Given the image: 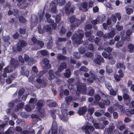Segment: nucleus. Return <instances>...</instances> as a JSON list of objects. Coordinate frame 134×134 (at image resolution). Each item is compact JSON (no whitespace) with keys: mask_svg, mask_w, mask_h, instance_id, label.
I'll use <instances>...</instances> for the list:
<instances>
[{"mask_svg":"<svg viewBox=\"0 0 134 134\" xmlns=\"http://www.w3.org/2000/svg\"><path fill=\"white\" fill-rule=\"evenodd\" d=\"M57 58L58 60H65L67 59V58L66 56L62 55L60 54H58Z\"/></svg>","mask_w":134,"mask_h":134,"instance_id":"f3484780","label":"nucleus"},{"mask_svg":"<svg viewBox=\"0 0 134 134\" xmlns=\"http://www.w3.org/2000/svg\"><path fill=\"white\" fill-rule=\"evenodd\" d=\"M37 23V22L36 20H35V21H31V27H34L36 25Z\"/></svg>","mask_w":134,"mask_h":134,"instance_id":"3c124183","label":"nucleus"},{"mask_svg":"<svg viewBox=\"0 0 134 134\" xmlns=\"http://www.w3.org/2000/svg\"><path fill=\"white\" fill-rule=\"evenodd\" d=\"M7 69H8L7 68H4V73L2 75L3 77H5L7 76V74L6 72L8 73H10L11 72L12 70L10 69L9 71H7Z\"/></svg>","mask_w":134,"mask_h":134,"instance_id":"bb28decb","label":"nucleus"},{"mask_svg":"<svg viewBox=\"0 0 134 134\" xmlns=\"http://www.w3.org/2000/svg\"><path fill=\"white\" fill-rule=\"evenodd\" d=\"M88 6V3L87 2H83L82 4V7L84 9V11L85 12H87L88 10L87 8Z\"/></svg>","mask_w":134,"mask_h":134,"instance_id":"4be33fe9","label":"nucleus"},{"mask_svg":"<svg viewBox=\"0 0 134 134\" xmlns=\"http://www.w3.org/2000/svg\"><path fill=\"white\" fill-rule=\"evenodd\" d=\"M43 30L44 32H50L51 30V25H48L44 26L43 27Z\"/></svg>","mask_w":134,"mask_h":134,"instance_id":"9d476101","label":"nucleus"},{"mask_svg":"<svg viewBox=\"0 0 134 134\" xmlns=\"http://www.w3.org/2000/svg\"><path fill=\"white\" fill-rule=\"evenodd\" d=\"M124 44V43L123 41H119L116 44V46L118 47H122Z\"/></svg>","mask_w":134,"mask_h":134,"instance_id":"4c0bfd02","label":"nucleus"},{"mask_svg":"<svg viewBox=\"0 0 134 134\" xmlns=\"http://www.w3.org/2000/svg\"><path fill=\"white\" fill-rule=\"evenodd\" d=\"M115 127L113 123H110L109 125V127L108 128H105V130H107L108 133H111L114 129Z\"/></svg>","mask_w":134,"mask_h":134,"instance_id":"1a4fd4ad","label":"nucleus"},{"mask_svg":"<svg viewBox=\"0 0 134 134\" xmlns=\"http://www.w3.org/2000/svg\"><path fill=\"white\" fill-rule=\"evenodd\" d=\"M19 21L22 23H24L26 20L25 18L23 16H21L19 17Z\"/></svg>","mask_w":134,"mask_h":134,"instance_id":"f704fd0d","label":"nucleus"},{"mask_svg":"<svg viewBox=\"0 0 134 134\" xmlns=\"http://www.w3.org/2000/svg\"><path fill=\"white\" fill-rule=\"evenodd\" d=\"M75 7H71L70 8V9H69L68 8H66L65 11L66 13L67 14H69L70 13H73L74 12V11L75 9Z\"/></svg>","mask_w":134,"mask_h":134,"instance_id":"f8f14e48","label":"nucleus"},{"mask_svg":"<svg viewBox=\"0 0 134 134\" xmlns=\"http://www.w3.org/2000/svg\"><path fill=\"white\" fill-rule=\"evenodd\" d=\"M24 90L23 88L20 89L18 92V95L19 96H21L24 92Z\"/></svg>","mask_w":134,"mask_h":134,"instance_id":"052dcab7","label":"nucleus"},{"mask_svg":"<svg viewBox=\"0 0 134 134\" xmlns=\"http://www.w3.org/2000/svg\"><path fill=\"white\" fill-rule=\"evenodd\" d=\"M19 31L20 34L23 35L26 33V29H22L20 28L19 29Z\"/></svg>","mask_w":134,"mask_h":134,"instance_id":"a18cd8bd","label":"nucleus"},{"mask_svg":"<svg viewBox=\"0 0 134 134\" xmlns=\"http://www.w3.org/2000/svg\"><path fill=\"white\" fill-rule=\"evenodd\" d=\"M114 77L116 81L118 82L119 81L122 77H120V76L118 75H116L114 76Z\"/></svg>","mask_w":134,"mask_h":134,"instance_id":"5fc2aeb1","label":"nucleus"},{"mask_svg":"<svg viewBox=\"0 0 134 134\" xmlns=\"http://www.w3.org/2000/svg\"><path fill=\"white\" fill-rule=\"evenodd\" d=\"M66 72L64 73V76L68 78L71 75L70 69H67L66 70Z\"/></svg>","mask_w":134,"mask_h":134,"instance_id":"aec40b11","label":"nucleus"},{"mask_svg":"<svg viewBox=\"0 0 134 134\" xmlns=\"http://www.w3.org/2000/svg\"><path fill=\"white\" fill-rule=\"evenodd\" d=\"M23 0H16V2H18L17 5L19 7H21L23 9H24L26 8L27 6H23V5L24 4V3L22 2Z\"/></svg>","mask_w":134,"mask_h":134,"instance_id":"ddd939ff","label":"nucleus"},{"mask_svg":"<svg viewBox=\"0 0 134 134\" xmlns=\"http://www.w3.org/2000/svg\"><path fill=\"white\" fill-rule=\"evenodd\" d=\"M31 40L32 42L34 44L37 43L38 41V40L35 37L33 36L31 39Z\"/></svg>","mask_w":134,"mask_h":134,"instance_id":"864d4df0","label":"nucleus"},{"mask_svg":"<svg viewBox=\"0 0 134 134\" xmlns=\"http://www.w3.org/2000/svg\"><path fill=\"white\" fill-rule=\"evenodd\" d=\"M115 104L116 107L119 109H121V111H123L125 110V108L123 107L122 105H121L117 103Z\"/></svg>","mask_w":134,"mask_h":134,"instance_id":"ea45409f","label":"nucleus"},{"mask_svg":"<svg viewBox=\"0 0 134 134\" xmlns=\"http://www.w3.org/2000/svg\"><path fill=\"white\" fill-rule=\"evenodd\" d=\"M66 40V38L59 37L57 40L56 41V43L57 44L59 42H63L65 41Z\"/></svg>","mask_w":134,"mask_h":134,"instance_id":"b1692460","label":"nucleus"},{"mask_svg":"<svg viewBox=\"0 0 134 134\" xmlns=\"http://www.w3.org/2000/svg\"><path fill=\"white\" fill-rule=\"evenodd\" d=\"M66 31V30L65 27L63 26H62L61 28L60 32V33L63 34H64L65 33Z\"/></svg>","mask_w":134,"mask_h":134,"instance_id":"338daca9","label":"nucleus"},{"mask_svg":"<svg viewBox=\"0 0 134 134\" xmlns=\"http://www.w3.org/2000/svg\"><path fill=\"white\" fill-rule=\"evenodd\" d=\"M100 97L98 94H96L95 96V99L97 102H98L100 100Z\"/></svg>","mask_w":134,"mask_h":134,"instance_id":"e2e57ef3","label":"nucleus"},{"mask_svg":"<svg viewBox=\"0 0 134 134\" xmlns=\"http://www.w3.org/2000/svg\"><path fill=\"white\" fill-rule=\"evenodd\" d=\"M10 64L11 66L17 67L19 65V63L17 60L12 58L10 60Z\"/></svg>","mask_w":134,"mask_h":134,"instance_id":"423d86ee","label":"nucleus"},{"mask_svg":"<svg viewBox=\"0 0 134 134\" xmlns=\"http://www.w3.org/2000/svg\"><path fill=\"white\" fill-rule=\"evenodd\" d=\"M117 127L120 130L122 131L125 129V126L124 125H122L120 126L117 125Z\"/></svg>","mask_w":134,"mask_h":134,"instance_id":"a19ab883","label":"nucleus"},{"mask_svg":"<svg viewBox=\"0 0 134 134\" xmlns=\"http://www.w3.org/2000/svg\"><path fill=\"white\" fill-rule=\"evenodd\" d=\"M37 45L39 46L41 48H42L44 46V43L42 41L39 40H38V41L37 43Z\"/></svg>","mask_w":134,"mask_h":134,"instance_id":"e433bc0d","label":"nucleus"},{"mask_svg":"<svg viewBox=\"0 0 134 134\" xmlns=\"http://www.w3.org/2000/svg\"><path fill=\"white\" fill-rule=\"evenodd\" d=\"M94 61L97 64L101 65L102 63L104 62V59L101 56L98 55L94 59Z\"/></svg>","mask_w":134,"mask_h":134,"instance_id":"20e7f679","label":"nucleus"},{"mask_svg":"<svg viewBox=\"0 0 134 134\" xmlns=\"http://www.w3.org/2000/svg\"><path fill=\"white\" fill-rule=\"evenodd\" d=\"M78 38V34H74L72 36V40L75 43H77L78 44H80L82 43L83 42L81 40H80Z\"/></svg>","mask_w":134,"mask_h":134,"instance_id":"39448f33","label":"nucleus"},{"mask_svg":"<svg viewBox=\"0 0 134 134\" xmlns=\"http://www.w3.org/2000/svg\"><path fill=\"white\" fill-rule=\"evenodd\" d=\"M129 49V52L130 53H132L134 52V45L132 44H129L127 46Z\"/></svg>","mask_w":134,"mask_h":134,"instance_id":"dca6fc26","label":"nucleus"},{"mask_svg":"<svg viewBox=\"0 0 134 134\" xmlns=\"http://www.w3.org/2000/svg\"><path fill=\"white\" fill-rule=\"evenodd\" d=\"M108 34L109 38H112L114 37L115 34V32L114 30L111 31Z\"/></svg>","mask_w":134,"mask_h":134,"instance_id":"393cba45","label":"nucleus"},{"mask_svg":"<svg viewBox=\"0 0 134 134\" xmlns=\"http://www.w3.org/2000/svg\"><path fill=\"white\" fill-rule=\"evenodd\" d=\"M24 104L23 102H21L19 104L17 105V108L15 109V111H17L18 109H21L23 107Z\"/></svg>","mask_w":134,"mask_h":134,"instance_id":"7c9ffc66","label":"nucleus"},{"mask_svg":"<svg viewBox=\"0 0 134 134\" xmlns=\"http://www.w3.org/2000/svg\"><path fill=\"white\" fill-rule=\"evenodd\" d=\"M93 125L95 128L97 129H103L104 128L105 126L102 125V126H100L99 123H94L93 124Z\"/></svg>","mask_w":134,"mask_h":134,"instance_id":"a211bd4d","label":"nucleus"},{"mask_svg":"<svg viewBox=\"0 0 134 134\" xmlns=\"http://www.w3.org/2000/svg\"><path fill=\"white\" fill-rule=\"evenodd\" d=\"M37 101V100L35 98H31L29 101V102L30 103L34 104Z\"/></svg>","mask_w":134,"mask_h":134,"instance_id":"bf43d9fd","label":"nucleus"},{"mask_svg":"<svg viewBox=\"0 0 134 134\" xmlns=\"http://www.w3.org/2000/svg\"><path fill=\"white\" fill-rule=\"evenodd\" d=\"M55 111L54 110H51V114L53 118L55 119L56 118V117L55 115Z\"/></svg>","mask_w":134,"mask_h":134,"instance_id":"4d7b16f0","label":"nucleus"},{"mask_svg":"<svg viewBox=\"0 0 134 134\" xmlns=\"http://www.w3.org/2000/svg\"><path fill=\"white\" fill-rule=\"evenodd\" d=\"M24 58L25 61L28 62H30V58H29V56L27 54H24Z\"/></svg>","mask_w":134,"mask_h":134,"instance_id":"c9c22d12","label":"nucleus"},{"mask_svg":"<svg viewBox=\"0 0 134 134\" xmlns=\"http://www.w3.org/2000/svg\"><path fill=\"white\" fill-rule=\"evenodd\" d=\"M92 25L90 24H88L85 25L84 27L85 30L86 29L90 30L92 29Z\"/></svg>","mask_w":134,"mask_h":134,"instance_id":"de8ad7c7","label":"nucleus"},{"mask_svg":"<svg viewBox=\"0 0 134 134\" xmlns=\"http://www.w3.org/2000/svg\"><path fill=\"white\" fill-rule=\"evenodd\" d=\"M55 4L58 5L60 6L63 5L65 2V0H57L56 1H54Z\"/></svg>","mask_w":134,"mask_h":134,"instance_id":"4468645a","label":"nucleus"},{"mask_svg":"<svg viewBox=\"0 0 134 134\" xmlns=\"http://www.w3.org/2000/svg\"><path fill=\"white\" fill-rule=\"evenodd\" d=\"M87 110V108L86 107H81L79 108L78 113L80 115H82L85 114Z\"/></svg>","mask_w":134,"mask_h":134,"instance_id":"0eeeda50","label":"nucleus"},{"mask_svg":"<svg viewBox=\"0 0 134 134\" xmlns=\"http://www.w3.org/2000/svg\"><path fill=\"white\" fill-rule=\"evenodd\" d=\"M20 45L23 47L26 46L27 45V43L24 40H21L20 41Z\"/></svg>","mask_w":134,"mask_h":134,"instance_id":"72a5a7b5","label":"nucleus"},{"mask_svg":"<svg viewBox=\"0 0 134 134\" xmlns=\"http://www.w3.org/2000/svg\"><path fill=\"white\" fill-rule=\"evenodd\" d=\"M78 35L79 39L80 40H81L84 37V33H80Z\"/></svg>","mask_w":134,"mask_h":134,"instance_id":"6e6d98bb","label":"nucleus"},{"mask_svg":"<svg viewBox=\"0 0 134 134\" xmlns=\"http://www.w3.org/2000/svg\"><path fill=\"white\" fill-rule=\"evenodd\" d=\"M59 134H65L66 130L65 129H63L62 127H59Z\"/></svg>","mask_w":134,"mask_h":134,"instance_id":"473e14b6","label":"nucleus"},{"mask_svg":"<svg viewBox=\"0 0 134 134\" xmlns=\"http://www.w3.org/2000/svg\"><path fill=\"white\" fill-rule=\"evenodd\" d=\"M58 125L57 122L53 121L52 123V129H57Z\"/></svg>","mask_w":134,"mask_h":134,"instance_id":"79ce46f5","label":"nucleus"},{"mask_svg":"<svg viewBox=\"0 0 134 134\" xmlns=\"http://www.w3.org/2000/svg\"><path fill=\"white\" fill-rule=\"evenodd\" d=\"M72 99V97L69 96L66 97L65 100L66 102H69L71 101Z\"/></svg>","mask_w":134,"mask_h":134,"instance_id":"680f3d73","label":"nucleus"},{"mask_svg":"<svg viewBox=\"0 0 134 134\" xmlns=\"http://www.w3.org/2000/svg\"><path fill=\"white\" fill-rule=\"evenodd\" d=\"M116 27L117 30L119 31H120L122 30L123 28V26H120L119 25H116Z\"/></svg>","mask_w":134,"mask_h":134,"instance_id":"603ef678","label":"nucleus"},{"mask_svg":"<svg viewBox=\"0 0 134 134\" xmlns=\"http://www.w3.org/2000/svg\"><path fill=\"white\" fill-rule=\"evenodd\" d=\"M49 79L51 80L53 79L54 77V72L52 70H50L49 71Z\"/></svg>","mask_w":134,"mask_h":134,"instance_id":"a878e982","label":"nucleus"},{"mask_svg":"<svg viewBox=\"0 0 134 134\" xmlns=\"http://www.w3.org/2000/svg\"><path fill=\"white\" fill-rule=\"evenodd\" d=\"M97 17L99 18V20L100 21L103 22L105 19V17L104 15H102L100 16H98Z\"/></svg>","mask_w":134,"mask_h":134,"instance_id":"2f4dec72","label":"nucleus"},{"mask_svg":"<svg viewBox=\"0 0 134 134\" xmlns=\"http://www.w3.org/2000/svg\"><path fill=\"white\" fill-rule=\"evenodd\" d=\"M55 21L57 23H59L61 20V16L59 14L56 15L55 17Z\"/></svg>","mask_w":134,"mask_h":134,"instance_id":"09e8293b","label":"nucleus"},{"mask_svg":"<svg viewBox=\"0 0 134 134\" xmlns=\"http://www.w3.org/2000/svg\"><path fill=\"white\" fill-rule=\"evenodd\" d=\"M64 68H58V71L55 72V74L59 76H60L59 72L62 71L64 69Z\"/></svg>","mask_w":134,"mask_h":134,"instance_id":"58836bf2","label":"nucleus"},{"mask_svg":"<svg viewBox=\"0 0 134 134\" xmlns=\"http://www.w3.org/2000/svg\"><path fill=\"white\" fill-rule=\"evenodd\" d=\"M17 100H15L12 101V102H9L8 104V107L11 108H13L14 105L17 103Z\"/></svg>","mask_w":134,"mask_h":134,"instance_id":"412c9836","label":"nucleus"},{"mask_svg":"<svg viewBox=\"0 0 134 134\" xmlns=\"http://www.w3.org/2000/svg\"><path fill=\"white\" fill-rule=\"evenodd\" d=\"M53 41L52 39H50L47 43V48L49 49H51L53 46Z\"/></svg>","mask_w":134,"mask_h":134,"instance_id":"5701e85b","label":"nucleus"},{"mask_svg":"<svg viewBox=\"0 0 134 134\" xmlns=\"http://www.w3.org/2000/svg\"><path fill=\"white\" fill-rule=\"evenodd\" d=\"M81 129L85 134H90L88 130L90 131H93L94 130V128L92 126L87 125L83 126Z\"/></svg>","mask_w":134,"mask_h":134,"instance_id":"7ed1b4c3","label":"nucleus"},{"mask_svg":"<svg viewBox=\"0 0 134 134\" xmlns=\"http://www.w3.org/2000/svg\"><path fill=\"white\" fill-rule=\"evenodd\" d=\"M110 92V94L111 95L115 96L116 94V92L112 89L108 90Z\"/></svg>","mask_w":134,"mask_h":134,"instance_id":"c03bdc74","label":"nucleus"},{"mask_svg":"<svg viewBox=\"0 0 134 134\" xmlns=\"http://www.w3.org/2000/svg\"><path fill=\"white\" fill-rule=\"evenodd\" d=\"M43 101L42 100L38 101L37 103V108L38 111L40 112V116L43 117L45 115L44 110L42 109V107L43 106Z\"/></svg>","mask_w":134,"mask_h":134,"instance_id":"f257e3e1","label":"nucleus"},{"mask_svg":"<svg viewBox=\"0 0 134 134\" xmlns=\"http://www.w3.org/2000/svg\"><path fill=\"white\" fill-rule=\"evenodd\" d=\"M132 30H131L130 29L128 30L126 32V35L130 37V36L132 34Z\"/></svg>","mask_w":134,"mask_h":134,"instance_id":"774afa93","label":"nucleus"},{"mask_svg":"<svg viewBox=\"0 0 134 134\" xmlns=\"http://www.w3.org/2000/svg\"><path fill=\"white\" fill-rule=\"evenodd\" d=\"M86 85L83 83H81L77 85V88L76 91V94L79 96L81 92L84 93L86 91Z\"/></svg>","mask_w":134,"mask_h":134,"instance_id":"f03ea898","label":"nucleus"},{"mask_svg":"<svg viewBox=\"0 0 134 134\" xmlns=\"http://www.w3.org/2000/svg\"><path fill=\"white\" fill-rule=\"evenodd\" d=\"M76 16H75L72 15L70 16L69 20L70 22L71 23H73L75 20Z\"/></svg>","mask_w":134,"mask_h":134,"instance_id":"c756f323","label":"nucleus"},{"mask_svg":"<svg viewBox=\"0 0 134 134\" xmlns=\"http://www.w3.org/2000/svg\"><path fill=\"white\" fill-rule=\"evenodd\" d=\"M79 53L82 54L86 52L85 46L84 45L81 46L79 48Z\"/></svg>","mask_w":134,"mask_h":134,"instance_id":"2eb2a0df","label":"nucleus"},{"mask_svg":"<svg viewBox=\"0 0 134 134\" xmlns=\"http://www.w3.org/2000/svg\"><path fill=\"white\" fill-rule=\"evenodd\" d=\"M57 129H52L51 130H50L49 132H51L52 134H58L57 131Z\"/></svg>","mask_w":134,"mask_h":134,"instance_id":"69168bd1","label":"nucleus"},{"mask_svg":"<svg viewBox=\"0 0 134 134\" xmlns=\"http://www.w3.org/2000/svg\"><path fill=\"white\" fill-rule=\"evenodd\" d=\"M21 115L24 118H27L29 116V114L26 112H22L21 113Z\"/></svg>","mask_w":134,"mask_h":134,"instance_id":"37998d69","label":"nucleus"},{"mask_svg":"<svg viewBox=\"0 0 134 134\" xmlns=\"http://www.w3.org/2000/svg\"><path fill=\"white\" fill-rule=\"evenodd\" d=\"M40 53L42 55L45 56L47 55L48 52L47 50H42L41 51Z\"/></svg>","mask_w":134,"mask_h":134,"instance_id":"8fccbe9b","label":"nucleus"},{"mask_svg":"<svg viewBox=\"0 0 134 134\" xmlns=\"http://www.w3.org/2000/svg\"><path fill=\"white\" fill-rule=\"evenodd\" d=\"M104 111L102 110H99L94 113V115L96 116H99L103 114Z\"/></svg>","mask_w":134,"mask_h":134,"instance_id":"6ab92c4d","label":"nucleus"},{"mask_svg":"<svg viewBox=\"0 0 134 134\" xmlns=\"http://www.w3.org/2000/svg\"><path fill=\"white\" fill-rule=\"evenodd\" d=\"M55 4V2L53 1L51 3V11L54 13H56L57 11Z\"/></svg>","mask_w":134,"mask_h":134,"instance_id":"9b49d317","label":"nucleus"},{"mask_svg":"<svg viewBox=\"0 0 134 134\" xmlns=\"http://www.w3.org/2000/svg\"><path fill=\"white\" fill-rule=\"evenodd\" d=\"M105 84L106 88L108 90L111 89L112 87L110 83L108 81H105Z\"/></svg>","mask_w":134,"mask_h":134,"instance_id":"cd10ccee","label":"nucleus"},{"mask_svg":"<svg viewBox=\"0 0 134 134\" xmlns=\"http://www.w3.org/2000/svg\"><path fill=\"white\" fill-rule=\"evenodd\" d=\"M22 134H35L34 130L32 128H29L27 130H23L22 132Z\"/></svg>","mask_w":134,"mask_h":134,"instance_id":"6e6552de","label":"nucleus"},{"mask_svg":"<svg viewBox=\"0 0 134 134\" xmlns=\"http://www.w3.org/2000/svg\"><path fill=\"white\" fill-rule=\"evenodd\" d=\"M95 37L93 35H91L88 38V40L91 42H93L94 41Z\"/></svg>","mask_w":134,"mask_h":134,"instance_id":"13d9d810","label":"nucleus"},{"mask_svg":"<svg viewBox=\"0 0 134 134\" xmlns=\"http://www.w3.org/2000/svg\"><path fill=\"white\" fill-rule=\"evenodd\" d=\"M85 56L89 58L92 57L93 56V54L90 52H88L85 54Z\"/></svg>","mask_w":134,"mask_h":134,"instance_id":"0e129e2a","label":"nucleus"},{"mask_svg":"<svg viewBox=\"0 0 134 134\" xmlns=\"http://www.w3.org/2000/svg\"><path fill=\"white\" fill-rule=\"evenodd\" d=\"M43 64L45 65L46 66V67H48L47 65H48L49 63V61L48 59L47 58H45L43 60Z\"/></svg>","mask_w":134,"mask_h":134,"instance_id":"49530a36","label":"nucleus"},{"mask_svg":"<svg viewBox=\"0 0 134 134\" xmlns=\"http://www.w3.org/2000/svg\"><path fill=\"white\" fill-rule=\"evenodd\" d=\"M79 22L76 23H73L70 26V28L71 29H73L75 28L76 26L78 27L79 26Z\"/></svg>","mask_w":134,"mask_h":134,"instance_id":"c85d7f7f","label":"nucleus"}]
</instances>
